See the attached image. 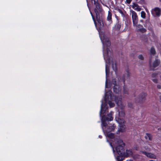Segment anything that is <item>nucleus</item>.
I'll use <instances>...</instances> for the list:
<instances>
[{
    "instance_id": "nucleus-15",
    "label": "nucleus",
    "mask_w": 161,
    "mask_h": 161,
    "mask_svg": "<svg viewBox=\"0 0 161 161\" xmlns=\"http://www.w3.org/2000/svg\"><path fill=\"white\" fill-rule=\"evenodd\" d=\"M133 25L135 27L137 31H145V30L144 29L142 28V26L140 24H138V23H137L136 25Z\"/></svg>"
},
{
    "instance_id": "nucleus-10",
    "label": "nucleus",
    "mask_w": 161,
    "mask_h": 161,
    "mask_svg": "<svg viewBox=\"0 0 161 161\" xmlns=\"http://www.w3.org/2000/svg\"><path fill=\"white\" fill-rule=\"evenodd\" d=\"M151 13L153 15L156 14L157 16H159L161 14V11L159 8L156 7L152 9Z\"/></svg>"
},
{
    "instance_id": "nucleus-11",
    "label": "nucleus",
    "mask_w": 161,
    "mask_h": 161,
    "mask_svg": "<svg viewBox=\"0 0 161 161\" xmlns=\"http://www.w3.org/2000/svg\"><path fill=\"white\" fill-rule=\"evenodd\" d=\"M141 152L145 155L147 157L152 159H156V156L153 153H148L145 151H141Z\"/></svg>"
},
{
    "instance_id": "nucleus-4",
    "label": "nucleus",
    "mask_w": 161,
    "mask_h": 161,
    "mask_svg": "<svg viewBox=\"0 0 161 161\" xmlns=\"http://www.w3.org/2000/svg\"><path fill=\"white\" fill-rule=\"evenodd\" d=\"M117 143L114 145V147L110 143V146L112 147L115 157L117 161H122L124 159V147L125 144L122 140L117 139Z\"/></svg>"
},
{
    "instance_id": "nucleus-24",
    "label": "nucleus",
    "mask_w": 161,
    "mask_h": 161,
    "mask_svg": "<svg viewBox=\"0 0 161 161\" xmlns=\"http://www.w3.org/2000/svg\"><path fill=\"white\" fill-rule=\"evenodd\" d=\"M155 50L154 48L152 47L150 50V53L152 54H154L155 53Z\"/></svg>"
},
{
    "instance_id": "nucleus-5",
    "label": "nucleus",
    "mask_w": 161,
    "mask_h": 161,
    "mask_svg": "<svg viewBox=\"0 0 161 161\" xmlns=\"http://www.w3.org/2000/svg\"><path fill=\"white\" fill-rule=\"evenodd\" d=\"M151 80L155 83H158L157 87L158 89L161 88V74L157 72H155L152 74Z\"/></svg>"
},
{
    "instance_id": "nucleus-29",
    "label": "nucleus",
    "mask_w": 161,
    "mask_h": 161,
    "mask_svg": "<svg viewBox=\"0 0 161 161\" xmlns=\"http://www.w3.org/2000/svg\"><path fill=\"white\" fill-rule=\"evenodd\" d=\"M117 27L118 29H119L120 28V27L121 25H119V24H118L117 25Z\"/></svg>"
},
{
    "instance_id": "nucleus-13",
    "label": "nucleus",
    "mask_w": 161,
    "mask_h": 161,
    "mask_svg": "<svg viewBox=\"0 0 161 161\" xmlns=\"http://www.w3.org/2000/svg\"><path fill=\"white\" fill-rule=\"evenodd\" d=\"M112 13L109 11L108 12V15L107 17V21L108 22V24H106V25L108 26L110 25L112 23Z\"/></svg>"
},
{
    "instance_id": "nucleus-31",
    "label": "nucleus",
    "mask_w": 161,
    "mask_h": 161,
    "mask_svg": "<svg viewBox=\"0 0 161 161\" xmlns=\"http://www.w3.org/2000/svg\"><path fill=\"white\" fill-rule=\"evenodd\" d=\"M126 161H133V160L131 159H129V160H127Z\"/></svg>"
},
{
    "instance_id": "nucleus-36",
    "label": "nucleus",
    "mask_w": 161,
    "mask_h": 161,
    "mask_svg": "<svg viewBox=\"0 0 161 161\" xmlns=\"http://www.w3.org/2000/svg\"><path fill=\"white\" fill-rule=\"evenodd\" d=\"M136 150H138V149L137 148H136Z\"/></svg>"
},
{
    "instance_id": "nucleus-1",
    "label": "nucleus",
    "mask_w": 161,
    "mask_h": 161,
    "mask_svg": "<svg viewBox=\"0 0 161 161\" xmlns=\"http://www.w3.org/2000/svg\"><path fill=\"white\" fill-rule=\"evenodd\" d=\"M112 84L114 85L113 87L114 92L116 94H118V95H115L114 97L112 96L111 91L105 92L104 98L105 103H103V101L102 100L100 116V117H101V114H104L106 111L107 110L108 108V103L109 104L110 107H113L114 106V103H112V102L115 101L118 107V111L119 116V117H118L117 116H116L115 118L116 117L117 119L118 118L123 119L121 118V117H124L125 115V112L124 110L125 106L122 104V97L121 96H119V94L120 93V92L119 89V88L116 85V82L115 80H113Z\"/></svg>"
},
{
    "instance_id": "nucleus-27",
    "label": "nucleus",
    "mask_w": 161,
    "mask_h": 161,
    "mask_svg": "<svg viewBox=\"0 0 161 161\" xmlns=\"http://www.w3.org/2000/svg\"><path fill=\"white\" fill-rule=\"evenodd\" d=\"M132 0H126V3L128 4H130V3Z\"/></svg>"
},
{
    "instance_id": "nucleus-8",
    "label": "nucleus",
    "mask_w": 161,
    "mask_h": 161,
    "mask_svg": "<svg viewBox=\"0 0 161 161\" xmlns=\"http://www.w3.org/2000/svg\"><path fill=\"white\" fill-rule=\"evenodd\" d=\"M130 14L131 15L133 25H136L138 22V17L136 13L132 10H130Z\"/></svg>"
},
{
    "instance_id": "nucleus-37",
    "label": "nucleus",
    "mask_w": 161,
    "mask_h": 161,
    "mask_svg": "<svg viewBox=\"0 0 161 161\" xmlns=\"http://www.w3.org/2000/svg\"><path fill=\"white\" fill-rule=\"evenodd\" d=\"M88 0H86L87 1Z\"/></svg>"
},
{
    "instance_id": "nucleus-16",
    "label": "nucleus",
    "mask_w": 161,
    "mask_h": 161,
    "mask_svg": "<svg viewBox=\"0 0 161 161\" xmlns=\"http://www.w3.org/2000/svg\"><path fill=\"white\" fill-rule=\"evenodd\" d=\"M126 74H125L124 76V79L122 80L123 83H124L125 80L129 79L130 76V75L129 70H126Z\"/></svg>"
},
{
    "instance_id": "nucleus-18",
    "label": "nucleus",
    "mask_w": 161,
    "mask_h": 161,
    "mask_svg": "<svg viewBox=\"0 0 161 161\" xmlns=\"http://www.w3.org/2000/svg\"><path fill=\"white\" fill-rule=\"evenodd\" d=\"M145 138L146 139H148L151 141L152 140V137L151 135L148 133H146L145 136Z\"/></svg>"
},
{
    "instance_id": "nucleus-23",
    "label": "nucleus",
    "mask_w": 161,
    "mask_h": 161,
    "mask_svg": "<svg viewBox=\"0 0 161 161\" xmlns=\"http://www.w3.org/2000/svg\"><path fill=\"white\" fill-rule=\"evenodd\" d=\"M144 149H145L147 151H150V148L147 146L142 147V148L141 151H143Z\"/></svg>"
},
{
    "instance_id": "nucleus-6",
    "label": "nucleus",
    "mask_w": 161,
    "mask_h": 161,
    "mask_svg": "<svg viewBox=\"0 0 161 161\" xmlns=\"http://www.w3.org/2000/svg\"><path fill=\"white\" fill-rule=\"evenodd\" d=\"M116 121L119 124L120 128L118 130L119 131L124 132L125 131V126L124 125L125 121L123 119H121L119 118H116Z\"/></svg>"
},
{
    "instance_id": "nucleus-12",
    "label": "nucleus",
    "mask_w": 161,
    "mask_h": 161,
    "mask_svg": "<svg viewBox=\"0 0 161 161\" xmlns=\"http://www.w3.org/2000/svg\"><path fill=\"white\" fill-rule=\"evenodd\" d=\"M147 95L145 93H142L140 95L139 98L136 99L137 102H142L145 100V98Z\"/></svg>"
},
{
    "instance_id": "nucleus-17",
    "label": "nucleus",
    "mask_w": 161,
    "mask_h": 161,
    "mask_svg": "<svg viewBox=\"0 0 161 161\" xmlns=\"http://www.w3.org/2000/svg\"><path fill=\"white\" fill-rule=\"evenodd\" d=\"M126 154H125L126 157H128L130 155H131L132 154V152L131 150H127L126 152ZM124 154H125L124 153Z\"/></svg>"
},
{
    "instance_id": "nucleus-35",
    "label": "nucleus",
    "mask_w": 161,
    "mask_h": 161,
    "mask_svg": "<svg viewBox=\"0 0 161 161\" xmlns=\"http://www.w3.org/2000/svg\"><path fill=\"white\" fill-rule=\"evenodd\" d=\"M149 161H155L153 160H149Z\"/></svg>"
},
{
    "instance_id": "nucleus-33",
    "label": "nucleus",
    "mask_w": 161,
    "mask_h": 161,
    "mask_svg": "<svg viewBox=\"0 0 161 161\" xmlns=\"http://www.w3.org/2000/svg\"><path fill=\"white\" fill-rule=\"evenodd\" d=\"M120 13L121 14H123V12H122V11H120Z\"/></svg>"
},
{
    "instance_id": "nucleus-21",
    "label": "nucleus",
    "mask_w": 161,
    "mask_h": 161,
    "mask_svg": "<svg viewBox=\"0 0 161 161\" xmlns=\"http://www.w3.org/2000/svg\"><path fill=\"white\" fill-rule=\"evenodd\" d=\"M141 17L143 19H145L146 17V13H145L143 11H142L141 13Z\"/></svg>"
},
{
    "instance_id": "nucleus-14",
    "label": "nucleus",
    "mask_w": 161,
    "mask_h": 161,
    "mask_svg": "<svg viewBox=\"0 0 161 161\" xmlns=\"http://www.w3.org/2000/svg\"><path fill=\"white\" fill-rule=\"evenodd\" d=\"M132 8L134 10L137 11H140L142 9L141 7L137 4L135 3H132Z\"/></svg>"
},
{
    "instance_id": "nucleus-20",
    "label": "nucleus",
    "mask_w": 161,
    "mask_h": 161,
    "mask_svg": "<svg viewBox=\"0 0 161 161\" xmlns=\"http://www.w3.org/2000/svg\"><path fill=\"white\" fill-rule=\"evenodd\" d=\"M93 2L94 4L96 6L97 8H99V4L98 3V0H91Z\"/></svg>"
},
{
    "instance_id": "nucleus-26",
    "label": "nucleus",
    "mask_w": 161,
    "mask_h": 161,
    "mask_svg": "<svg viewBox=\"0 0 161 161\" xmlns=\"http://www.w3.org/2000/svg\"><path fill=\"white\" fill-rule=\"evenodd\" d=\"M138 58L139 59L142 60L144 59V58L142 55H140L138 56Z\"/></svg>"
},
{
    "instance_id": "nucleus-22",
    "label": "nucleus",
    "mask_w": 161,
    "mask_h": 161,
    "mask_svg": "<svg viewBox=\"0 0 161 161\" xmlns=\"http://www.w3.org/2000/svg\"><path fill=\"white\" fill-rule=\"evenodd\" d=\"M124 90H123V92L124 94H128V90L127 87L124 86L123 88Z\"/></svg>"
},
{
    "instance_id": "nucleus-30",
    "label": "nucleus",
    "mask_w": 161,
    "mask_h": 161,
    "mask_svg": "<svg viewBox=\"0 0 161 161\" xmlns=\"http://www.w3.org/2000/svg\"><path fill=\"white\" fill-rule=\"evenodd\" d=\"M99 137L100 138H102V136L101 135H99Z\"/></svg>"
},
{
    "instance_id": "nucleus-7",
    "label": "nucleus",
    "mask_w": 161,
    "mask_h": 161,
    "mask_svg": "<svg viewBox=\"0 0 161 161\" xmlns=\"http://www.w3.org/2000/svg\"><path fill=\"white\" fill-rule=\"evenodd\" d=\"M94 11L96 14V18L98 23V27L99 29L100 30L101 28L103 27V23L102 19L99 17V13L97 11V10L96 9H95Z\"/></svg>"
},
{
    "instance_id": "nucleus-2",
    "label": "nucleus",
    "mask_w": 161,
    "mask_h": 161,
    "mask_svg": "<svg viewBox=\"0 0 161 161\" xmlns=\"http://www.w3.org/2000/svg\"><path fill=\"white\" fill-rule=\"evenodd\" d=\"M100 39L103 44V53L104 59L105 62V72L106 80L105 82V88H109L110 86L107 83V77L109 73V65L111 62L110 61L109 56L111 53L110 50V42L109 41L108 36L105 35L104 32L99 31Z\"/></svg>"
},
{
    "instance_id": "nucleus-3",
    "label": "nucleus",
    "mask_w": 161,
    "mask_h": 161,
    "mask_svg": "<svg viewBox=\"0 0 161 161\" xmlns=\"http://www.w3.org/2000/svg\"><path fill=\"white\" fill-rule=\"evenodd\" d=\"M113 112H111L110 114H108L107 117L105 118V116H103V117H101V120L102 122L101 126L102 128L103 131L106 136L109 138L112 139L111 141L112 142H111L109 141V140L107 138V142H108L110 145V143H111L112 145L114 147V145H115V143H117V142L116 140L117 139L121 140L119 138H114V134L111 133H110V132L113 131L116 127L113 124L111 126H107V123H106V121H111L113 120V118L112 116Z\"/></svg>"
},
{
    "instance_id": "nucleus-34",
    "label": "nucleus",
    "mask_w": 161,
    "mask_h": 161,
    "mask_svg": "<svg viewBox=\"0 0 161 161\" xmlns=\"http://www.w3.org/2000/svg\"><path fill=\"white\" fill-rule=\"evenodd\" d=\"M140 22H143V20H140Z\"/></svg>"
},
{
    "instance_id": "nucleus-19",
    "label": "nucleus",
    "mask_w": 161,
    "mask_h": 161,
    "mask_svg": "<svg viewBox=\"0 0 161 161\" xmlns=\"http://www.w3.org/2000/svg\"><path fill=\"white\" fill-rule=\"evenodd\" d=\"M112 67L113 69L114 70V71L116 72L117 70L116 65V63L114 62H112Z\"/></svg>"
},
{
    "instance_id": "nucleus-25",
    "label": "nucleus",
    "mask_w": 161,
    "mask_h": 161,
    "mask_svg": "<svg viewBox=\"0 0 161 161\" xmlns=\"http://www.w3.org/2000/svg\"><path fill=\"white\" fill-rule=\"evenodd\" d=\"M90 13H91V15H92V18L94 22L95 25L96 27H97V23H96V22L95 19V18H94V17L93 16V15H92V12H90Z\"/></svg>"
},
{
    "instance_id": "nucleus-9",
    "label": "nucleus",
    "mask_w": 161,
    "mask_h": 161,
    "mask_svg": "<svg viewBox=\"0 0 161 161\" xmlns=\"http://www.w3.org/2000/svg\"><path fill=\"white\" fill-rule=\"evenodd\" d=\"M160 63V61L159 60H155L152 63L150 60L149 61V64L150 69L153 70L155 68L158 66Z\"/></svg>"
},
{
    "instance_id": "nucleus-28",
    "label": "nucleus",
    "mask_w": 161,
    "mask_h": 161,
    "mask_svg": "<svg viewBox=\"0 0 161 161\" xmlns=\"http://www.w3.org/2000/svg\"><path fill=\"white\" fill-rule=\"evenodd\" d=\"M132 104L130 103H129L128 104V106L129 107L131 108L132 107Z\"/></svg>"
},
{
    "instance_id": "nucleus-32",
    "label": "nucleus",
    "mask_w": 161,
    "mask_h": 161,
    "mask_svg": "<svg viewBox=\"0 0 161 161\" xmlns=\"http://www.w3.org/2000/svg\"><path fill=\"white\" fill-rule=\"evenodd\" d=\"M159 98L160 101H161V95L159 96Z\"/></svg>"
}]
</instances>
